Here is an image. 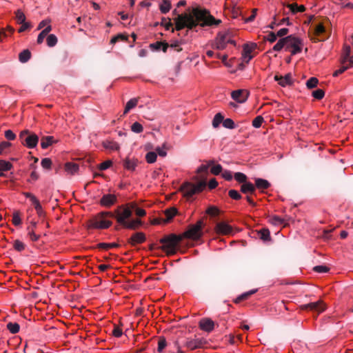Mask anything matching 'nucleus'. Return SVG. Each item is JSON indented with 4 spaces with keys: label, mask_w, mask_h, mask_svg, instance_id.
Instances as JSON below:
<instances>
[{
    "label": "nucleus",
    "mask_w": 353,
    "mask_h": 353,
    "mask_svg": "<svg viewBox=\"0 0 353 353\" xmlns=\"http://www.w3.org/2000/svg\"><path fill=\"white\" fill-rule=\"evenodd\" d=\"M31 57V52L29 50H24L19 54V59L21 63L28 62Z\"/></svg>",
    "instance_id": "obj_29"
},
{
    "label": "nucleus",
    "mask_w": 353,
    "mask_h": 353,
    "mask_svg": "<svg viewBox=\"0 0 353 353\" xmlns=\"http://www.w3.org/2000/svg\"><path fill=\"white\" fill-rule=\"evenodd\" d=\"M20 24L21 26L18 30L19 32H23L25 30H26L32 27L30 23H29V22H24V23H20Z\"/></svg>",
    "instance_id": "obj_61"
},
{
    "label": "nucleus",
    "mask_w": 353,
    "mask_h": 353,
    "mask_svg": "<svg viewBox=\"0 0 353 353\" xmlns=\"http://www.w3.org/2000/svg\"><path fill=\"white\" fill-rule=\"evenodd\" d=\"M55 142L54 139L52 136L43 137L41 139V147L43 149H46L52 143Z\"/></svg>",
    "instance_id": "obj_25"
},
{
    "label": "nucleus",
    "mask_w": 353,
    "mask_h": 353,
    "mask_svg": "<svg viewBox=\"0 0 353 353\" xmlns=\"http://www.w3.org/2000/svg\"><path fill=\"white\" fill-rule=\"evenodd\" d=\"M128 37L127 35L123 34H119L117 36L112 38V39L110 40V43L114 44L115 43H117L119 41H128Z\"/></svg>",
    "instance_id": "obj_44"
},
{
    "label": "nucleus",
    "mask_w": 353,
    "mask_h": 353,
    "mask_svg": "<svg viewBox=\"0 0 353 353\" xmlns=\"http://www.w3.org/2000/svg\"><path fill=\"white\" fill-rule=\"evenodd\" d=\"M12 223L15 226H18V225H21V219L20 217V212L19 211H15L13 213Z\"/></svg>",
    "instance_id": "obj_48"
},
{
    "label": "nucleus",
    "mask_w": 353,
    "mask_h": 353,
    "mask_svg": "<svg viewBox=\"0 0 353 353\" xmlns=\"http://www.w3.org/2000/svg\"><path fill=\"white\" fill-rule=\"evenodd\" d=\"M301 308L303 310H310L312 311L321 313L325 310V305L322 301L319 300L316 302H312L303 305L301 306Z\"/></svg>",
    "instance_id": "obj_13"
},
{
    "label": "nucleus",
    "mask_w": 353,
    "mask_h": 353,
    "mask_svg": "<svg viewBox=\"0 0 353 353\" xmlns=\"http://www.w3.org/2000/svg\"><path fill=\"white\" fill-rule=\"evenodd\" d=\"M231 32L226 31L225 32H219L215 39L214 48L217 50H222L226 48L227 43L236 45L235 41L231 39Z\"/></svg>",
    "instance_id": "obj_8"
},
{
    "label": "nucleus",
    "mask_w": 353,
    "mask_h": 353,
    "mask_svg": "<svg viewBox=\"0 0 353 353\" xmlns=\"http://www.w3.org/2000/svg\"><path fill=\"white\" fill-rule=\"evenodd\" d=\"M255 185L256 189H259L262 192L264 190H266L270 187V183L263 179L256 178L255 179Z\"/></svg>",
    "instance_id": "obj_21"
},
{
    "label": "nucleus",
    "mask_w": 353,
    "mask_h": 353,
    "mask_svg": "<svg viewBox=\"0 0 353 353\" xmlns=\"http://www.w3.org/2000/svg\"><path fill=\"white\" fill-rule=\"evenodd\" d=\"M312 96L316 99L321 100L325 96V92L323 90L318 89L312 92Z\"/></svg>",
    "instance_id": "obj_47"
},
{
    "label": "nucleus",
    "mask_w": 353,
    "mask_h": 353,
    "mask_svg": "<svg viewBox=\"0 0 353 353\" xmlns=\"http://www.w3.org/2000/svg\"><path fill=\"white\" fill-rule=\"evenodd\" d=\"M12 168V165L6 161L4 160H0V171H8L11 170Z\"/></svg>",
    "instance_id": "obj_41"
},
{
    "label": "nucleus",
    "mask_w": 353,
    "mask_h": 353,
    "mask_svg": "<svg viewBox=\"0 0 353 353\" xmlns=\"http://www.w3.org/2000/svg\"><path fill=\"white\" fill-rule=\"evenodd\" d=\"M79 165L76 163L68 162L65 164V171L70 174L77 173L79 170Z\"/></svg>",
    "instance_id": "obj_24"
},
{
    "label": "nucleus",
    "mask_w": 353,
    "mask_h": 353,
    "mask_svg": "<svg viewBox=\"0 0 353 353\" xmlns=\"http://www.w3.org/2000/svg\"><path fill=\"white\" fill-rule=\"evenodd\" d=\"M222 176L224 178L226 181H231L232 179V173L230 170H224L222 172Z\"/></svg>",
    "instance_id": "obj_63"
},
{
    "label": "nucleus",
    "mask_w": 353,
    "mask_h": 353,
    "mask_svg": "<svg viewBox=\"0 0 353 353\" xmlns=\"http://www.w3.org/2000/svg\"><path fill=\"white\" fill-rule=\"evenodd\" d=\"M57 37L54 34H50L47 37V45L49 47H54L57 43Z\"/></svg>",
    "instance_id": "obj_43"
},
{
    "label": "nucleus",
    "mask_w": 353,
    "mask_h": 353,
    "mask_svg": "<svg viewBox=\"0 0 353 353\" xmlns=\"http://www.w3.org/2000/svg\"><path fill=\"white\" fill-rule=\"evenodd\" d=\"M289 218H281L279 216H273L270 218V221L272 224L274 225H283V227H286L288 225L287 221Z\"/></svg>",
    "instance_id": "obj_22"
},
{
    "label": "nucleus",
    "mask_w": 353,
    "mask_h": 353,
    "mask_svg": "<svg viewBox=\"0 0 353 353\" xmlns=\"http://www.w3.org/2000/svg\"><path fill=\"white\" fill-rule=\"evenodd\" d=\"M177 210L174 208L167 209L165 211V215L166 216V219L164 220V222L170 221L176 214Z\"/></svg>",
    "instance_id": "obj_32"
},
{
    "label": "nucleus",
    "mask_w": 353,
    "mask_h": 353,
    "mask_svg": "<svg viewBox=\"0 0 353 353\" xmlns=\"http://www.w3.org/2000/svg\"><path fill=\"white\" fill-rule=\"evenodd\" d=\"M41 166L45 169H50L52 165V161L49 158H44L41 162Z\"/></svg>",
    "instance_id": "obj_58"
},
{
    "label": "nucleus",
    "mask_w": 353,
    "mask_h": 353,
    "mask_svg": "<svg viewBox=\"0 0 353 353\" xmlns=\"http://www.w3.org/2000/svg\"><path fill=\"white\" fill-rule=\"evenodd\" d=\"M14 14H15L16 20L19 24L26 22V15L21 10L19 9V10H16Z\"/></svg>",
    "instance_id": "obj_34"
},
{
    "label": "nucleus",
    "mask_w": 353,
    "mask_h": 353,
    "mask_svg": "<svg viewBox=\"0 0 353 353\" xmlns=\"http://www.w3.org/2000/svg\"><path fill=\"white\" fill-rule=\"evenodd\" d=\"M119 247V244L116 243H100L97 245V248L103 250H108L110 248H117Z\"/></svg>",
    "instance_id": "obj_37"
},
{
    "label": "nucleus",
    "mask_w": 353,
    "mask_h": 353,
    "mask_svg": "<svg viewBox=\"0 0 353 353\" xmlns=\"http://www.w3.org/2000/svg\"><path fill=\"white\" fill-rule=\"evenodd\" d=\"M175 28L172 27V32L174 30H181L185 28L188 30H192L197 26L201 27L218 26L221 23V20L216 19L210 12L206 9H201L200 8H194L192 10V14L184 13L178 14L174 19Z\"/></svg>",
    "instance_id": "obj_1"
},
{
    "label": "nucleus",
    "mask_w": 353,
    "mask_h": 353,
    "mask_svg": "<svg viewBox=\"0 0 353 353\" xmlns=\"http://www.w3.org/2000/svg\"><path fill=\"white\" fill-rule=\"evenodd\" d=\"M303 46V40L296 36L291 34L286 37V46L285 50H288L290 48L292 55H295L302 51Z\"/></svg>",
    "instance_id": "obj_7"
},
{
    "label": "nucleus",
    "mask_w": 353,
    "mask_h": 353,
    "mask_svg": "<svg viewBox=\"0 0 353 353\" xmlns=\"http://www.w3.org/2000/svg\"><path fill=\"white\" fill-rule=\"evenodd\" d=\"M132 212L128 207L119 205L115 210L114 219L123 228L129 230H137L142 225V221L139 219H134L130 220L132 216Z\"/></svg>",
    "instance_id": "obj_2"
},
{
    "label": "nucleus",
    "mask_w": 353,
    "mask_h": 353,
    "mask_svg": "<svg viewBox=\"0 0 353 353\" xmlns=\"http://www.w3.org/2000/svg\"><path fill=\"white\" fill-rule=\"evenodd\" d=\"M234 179L239 183H245L247 181L248 177L247 176L242 172H236L234 174Z\"/></svg>",
    "instance_id": "obj_46"
},
{
    "label": "nucleus",
    "mask_w": 353,
    "mask_h": 353,
    "mask_svg": "<svg viewBox=\"0 0 353 353\" xmlns=\"http://www.w3.org/2000/svg\"><path fill=\"white\" fill-rule=\"evenodd\" d=\"M131 130L134 132L140 133L143 131V128L141 124L138 122H135L132 125Z\"/></svg>",
    "instance_id": "obj_55"
},
{
    "label": "nucleus",
    "mask_w": 353,
    "mask_h": 353,
    "mask_svg": "<svg viewBox=\"0 0 353 353\" xmlns=\"http://www.w3.org/2000/svg\"><path fill=\"white\" fill-rule=\"evenodd\" d=\"M205 343V341L203 339H188L185 343V346L188 349L193 350L196 348L201 347Z\"/></svg>",
    "instance_id": "obj_17"
},
{
    "label": "nucleus",
    "mask_w": 353,
    "mask_h": 353,
    "mask_svg": "<svg viewBox=\"0 0 353 353\" xmlns=\"http://www.w3.org/2000/svg\"><path fill=\"white\" fill-rule=\"evenodd\" d=\"M145 235L143 232H136L128 240V243L131 245L134 246L137 244H140L145 241Z\"/></svg>",
    "instance_id": "obj_18"
},
{
    "label": "nucleus",
    "mask_w": 353,
    "mask_h": 353,
    "mask_svg": "<svg viewBox=\"0 0 353 353\" xmlns=\"http://www.w3.org/2000/svg\"><path fill=\"white\" fill-rule=\"evenodd\" d=\"M223 168L222 166L220 164H217L215 165H213L211 168L210 172L212 174L214 175H219L222 172Z\"/></svg>",
    "instance_id": "obj_56"
},
{
    "label": "nucleus",
    "mask_w": 353,
    "mask_h": 353,
    "mask_svg": "<svg viewBox=\"0 0 353 353\" xmlns=\"http://www.w3.org/2000/svg\"><path fill=\"white\" fill-rule=\"evenodd\" d=\"M286 46V37L280 39L278 42L274 46L272 50L274 51H280L283 47Z\"/></svg>",
    "instance_id": "obj_36"
},
{
    "label": "nucleus",
    "mask_w": 353,
    "mask_h": 353,
    "mask_svg": "<svg viewBox=\"0 0 353 353\" xmlns=\"http://www.w3.org/2000/svg\"><path fill=\"white\" fill-rule=\"evenodd\" d=\"M182 240V235L175 234L166 235L159 241L163 244L161 249L165 251L168 255H174L176 254L178 246Z\"/></svg>",
    "instance_id": "obj_3"
},
{
    "label": "nucleus",
    "mask_w": 353,
    "mask_h": 353,
    "mask_svg": "<svg viewBox=\"0 0 353 353\" xmlns=\"http://www.w3.org/2000/svg\"><path fill=\"white\" fill-rule=\"evenodd\" d=\"M258 234L259 237L263 241H268L270 239V231L268 229H261L259 231Z\"/></svg>",
    "instance_id": "obj_38"
},
{
    "label": "nucleus",
    "mask_w": 353,
    "mask_h": 353,
    "mask_svg": "<svg viewBox=\"0 0 353 353\" xmlns=\"http://www.w3.org/2000/svg\"><path fill=\"white\" fill-rule=\"evenodd\" d=\"M256 292V290H252L249 292H245V293L242 294L241 295H240L239 296H238L236 298L235 302L239 303L240 301H241L243 300H245V299H248V297H250L252 294H254Z\"/></svg>",
    "instance_id": "obj_39"
},
{
    "label": "nucleus",
    "mask_w": 353,
    "mask_h": 353,
    "mask_svg": "<svg viewBox=\"0 0 353 353\" xmlns=\"http://www.w3.org/2000/svg\"><path fill=\"white\" fill-rule=\"evenodd\" d=\"M214 325V322L210 318L201 319L199 323V328L207 332H212Z\"/></svg>",
    "instance_id": "obj_15"
},
{
    "label": "nucleus",
    "mask_w": 353,
    "mask_h": 353,
    "mask_svg": "<svg viewBox=\"0 0 353 353\" xmlns=\"http://www.w3.org/2000/svg\"><path fill=\"white\" fill-rule=\"evenodd\" d=\"M168 22L165 23V21L167 20V19L165 17H162L161 26H164L166 30H170V28L172 27L173 24L172 23L171 19L170 18H168Z\"/></svg>",
    "instance_id": "obj_59"
},
{
    "label": "nucleus",
    "mask_w": 353,
    "mask_h": 353,
    "mask_svg": "<svg viewBox=\"0 0 353 353\" xmlns=\"http://www.w3.org/2000/svg\"><path fill=\"white\" fill-rule=\"evenodd\" d=\"M167 342L164 337H160L158 342L157 350L159 352H161L166 347Z\"/></svg>",
    "instance_id": "obj_53"
},
{
    "label": "nucleus",
    "mask_w": 353,
    "mask_h": 353,
    "mask_svg": "<svg viewBox=\"0 0 353 353\" xmlns=\"http://www.w3.org/2000/svg\"><path fill=\"white\" fill-rule=\"evenodd\" d=\"M347 61H345V60H343L342 61V65L340 67L339 69L336 70L334 74H333V76L334 77H337L339 76V74H342L343 72H344L346 70H347L349 68H351L352 66H350V64L348 63H346Z\"/></svg>",
    "instance_id": "obj_31"
},
{
    "label": "nucleus",
    "mask_w": 353,
    "mask_h": 353,
    "mask_svg": "<svg viewBox=\"0 0 353 353\" xmlns=\"http://www.w3.org/2000/svg\"><path fill=\"white\" fill-rule=\"evenodd\" d=\"M319 80L316 77H311L306 81V86L308 89H312L317 86Z\"/></svg>",
    "instance_id": "obj_40"
},
{
    "label": "nucleus",
    "mask_w": 353,
    "mask_h": 353,
    "mask_svg": "<svg viewBox=\"0 0 353 353\" xmlns=\"http://www.w3.org/2000/svg\"><path fill=\"white\" fill-rule=\"evenodd\" d=\"M223 120L224 117L221 113L216 114L212 121V126L215 128L219 127L220 123L223 122Z\"/></svg>",
    "instance_id": "obj_33"
},
{
    "label": "nucleus",
    "mask_w": 353,
    "mask_h": 353,
    "mask_svg": "<svg viewBox=\"0 0 353 353\" xmlns=\"http://www.w3.org/2000/svg\"><path fill=\"white\" fill-rule=\"evenodd\" d=\"M203 221L202 219L198 221L196 224L190 225L189 229L182 234L183 239L187 238L192 240L199 239L203 235Z\"/></svg>",
    "instance_id": "obj_6"
},
{
    "label": "nucleus",
    "mask_w": 353,
    "mask_h": 353,
    "mask_svg": "<svg viewBox=\"0 0 353 353\" xmlns=\"http://www.w3.org/2000/svg\"><path fill=\"white\" fill-rule=\"evenodd\" d=\"M249 94L247 90L240 89L232 91L231 97L237 103H242L247 101Z\"/></svg>",
    "instance_id": "obj_12"
},
{
    "label": "nucleus",
    "mask_w": 353,
    "mask_h": 353,
    "mask_svg": "<svg viewBox=\"0 0 353 353\" xmlns=\"http://www.w3.org/2000/svg\"><path fill=\"white\" fill-rule=\"evenodd\" d=\"M206 185L207 183L205 179L199 181L196 184L185 182L181 185V191L183 193L185 197L189 199L195 194L201 192L206 187Z\"/></svg>",
    "instance_id": "obj_4"
},
{
    "label": "nucleus",
    "mask_w": 353,
    "mask_h": 353,
    "mask_svg": "<svg viewBox=\"0 0 353 353\" xmlns=\"http://www.w3.org/2000/svg\"><path fill=\"white\" fill-rule=\"evenodd\" d=\"M313 270L318 273H325L330 270V268L325 265H316L313 268Z\"/></svg>",
    "instance_id": "obj_54"
},
{
    "label": "nucleus",
    "mask_w": 353,
    "mask_h": 353,
    "mask_svg": "<svg viewBox=\"0 0 353 353\" xmlns=\"http://www.w3.org/2000/svg\"><path fill=\"white\" fill-rule=\"evenodd\" d=\"M241 192L243 194H246V200L250 205L252 206L256 205V203L254 201L251 195L255 194L256 187L251 182L246 181L241 185Z\"/></svg>",
    "instance_id": "obj_9"
},
{
    "label": "nucleus",
    "mask_w": 353,
    "mask_h": 353,
    "mask_svg": "<svg viewBox=\"0 0 353 353\" xmlns=\"http://www.w3.org/2000/svg\"><path fill=\"white\" fill-rule=\"evenodd\" d=\"M157 154L155 152H149L145 155L146 161L148 163H153L156 161Z\"/></svg>",
    "instance_id": "obj_42"
},
{
    "label": "nucleus",
    "mask_w": 353,
    "mask_h": 353,
    "mask_svg": "<svg viewBox=\"0 0 353 353\" xmlns=\"http://www.w3.org/2000/svg\"><path fill=\"white\" fill-rule=\"evenodd\" d=\"M117 201V198L116 195L112 194H103L100 200V204L102 206L110 208L114 204H115Z\"/></svg>",
    "instance_id": "obj_14"
},
{
    "label": "nucleus",
    "mask_w": 353,
    "mask_h": 353,
    "mask_svg": "<svg viewBox=\"0 0 353 353\" xmlns=\"http://www.w3.org/2000/svg\"><path fill=\"white\" fill-rule=\"evenodd\" d=\"M274 80L277 81L278 83L283 87L292 84V76L291 74L290 73L287 74L284 77L275 75Z\"/></svg>",
    "instance_id": "obj_19"
},
{
    "label": "nucleus",
    "mask_w": 353,
    "mask_h": 353,
    "mask_svg": "<svg viewBox=\"0 0 353 353\" xmlns=\"http://www.w3.org/2000/svg\"><path fill=\"white\" fill-rule=\"evenodd\" d=\"M112 224V222L111 221L105 220V218L101 219V217H99V214H98L97 216L89 221L88 228L94 229H106L110 227Z\"/></svg>",
    "instance_id": "obj_10"
},
{
    "label": "nucleus",
    "mask_w": 353,
    "mask_h": 353,
    "mask_svg": "<svg viewBox=\"0 0 353 353\" xmlns=\"http://www.w3.org/2000/svg\"><path fill=\"white\" fill-rule=\"evenodd\" d=\"M13 246L18 252H21L25 249V244L19 240H15L13 243Z\"/></svg>",
    "instance_id": "obj_52"
},
{
    "label": "nucleus",
    "mask_w": 353,
    "mask_h": 353,
    "mask_svg": "<svg viewBox=\"0 0 353 353\" xmlns=\"http://www.w3.org/2000/svg\"><path fill=\"white\" fill-rule=\"evenodd\" d=\"M137 103H138L137 98L131 99L129 101L127 102L125 107L123 114H127L131 109H132L137 105Z\"/></svg>",
    "instance_id": "obj_30"
},
{
    "label": "nucleus",
    "mask_w": 353,
    "mask_h": 353,
    "mask_svg": "<svg viewBox=\"0 0 353 353\" xmlns=\"http://www.w3.org/2000/svg\"><path fill=\"white\" fill-rule=\"evenodd\" d=\"M102 145L105 149L111 150H118L119 149V145L112 140H105L103 141Z\"/></svg>",
    "instance_id": "obj_26"
},
{
    "label": "nucleus",
    "mask_w": 353,
    "mask_h": 353,
    "mask_svg": "<svg viewBox=\"0 0 353 353\" xmlns=\"http://www.w3.org/2000/svg\"><path fill=\"white\" fill-rule=\"evenodd\" d=\"M229 196L234 200H240L242 198L239 192L236 190H230L228 192Z\"/></svg>",
    "instance_id": "obj_49"
},
{
    "label": "nucleus",
    "mask_w": 353,
    "mask_h": 353,
    "mask_svg": "<svg viewBox=\"0 0 353 353\" xmlns=\"http://www.w3.org/2000/svg\"><path fill=\"white\" fill-rule=\"evenodd\" d=\"M137 159L127 157L123 161V165L125 169L129 171H134L137 165Z\"/></svg>",
    "instance_id": "obj_20"
},
{
    "label": "nucleus",
    "mask_w": 353,
    "mask_h": 353,
    "mask_svg": "<svg viewBox=\"0 0 353 353\" xmlns=\"http://www.w3.org/2000/svg\"><path fill=\"white\" fill-rule=\"evenodd\" d=\"M206 213L211 216H216L219 214L220 210L215 206H210L206 210Z\"/></svg>",
    "instance_id": "obj_45"
},
{
    "label": "nucleus",
    "mask_w": 353,
    "mask_h": 353,
    "mask_svg": "<svg viewBox=\"0 0 353 353\" xmlns=\"http://www.w3.org/2000/svg\"><path fill=\"white\" fill-rule=\"evenodd\" d=\"M171 9V2L169 0H163L159 3V10L161 13L166 14Z\"/></svg>",
    "instance_id": "obj_27"
},
{
    "label": "nucleus",
    "mask_w": 353,
    "mask_h": 353,
    "mask_svg": "<svg viewBox=\"0 0 353 353\" xmlns=\"http://www.w3.org/2000/svg\"><path fill=\"white\" fill-rule=\"evenodd\" d=\"M5 137L8 140H14L16 138L15 134L10 130H8L5 132Z\"/></svg>",
    "instance_id": "obj_64"
},
{
    "label": "nucleus",
    "mask_w": 353,
    "mask_h": 353,
    "mask_svg": "<svg viewBox=\"0 0 353 353\" xmlns=\"http://www.w3.org/2000/svg\"><path fill=\"white\" fill-rule=\"evenodd\" d=\"M20 326L17 323L10 322L7 324V329L12 333L16 334L19 332Z\"/></svg>",
    "instance_id": "obj_35"
},
{
    "label": "nucleus",
    "mask_w": 353,
    "mask_h": 353,
    "mask_svg": "<svg viewBox=\"0 0 353 353\" xmlns=\"http://www.w3.org/2000/svg\"><path fill=\"white\" fill-rule=\"evenodd\" d=\"M214 231L218 234L230 235L233 233V228L225 221H221L216 224Z\"/></svg>",
    "instance_id": "obj_11"
},
{
    "label": "nucleus",
    "mask_w": 353,
    "mask_h": 353,
    "mask_svg": "<svg viewBox=\"0 0 353 353\" xmlns=\"http://www.w3.org/2000/svg\"><path fill=\"white\" fill-rule=\"evenodd\" d=\"M263 121V117L258 116L252 121V125L256 128H259L261 126Z\"/></svg>",
    "instance_id": "obj_57"
},
{
    "label": "nucleus",
    "mask_w": 353,
    "mask_h": 353,
    "mask_svg": "<svg viewBox=\"0 0 353 353\" xmlns=\"http://www.w3.org/2000/svg\"><path fill=\"white\" fill-rule=\"evenodd\" d=\"M223 125L225 128H228V129H234L236 128L234 122L231 119H224L223 122Z\"/></svg>",
    "instance_id": "obj_51"
},
{
    "label": "nucleus",
    "mask_w": 353,
    "mask_h": 353,
    "mask_svg": "<svg viewBox=\"0 0 353 353\" xmlns=\"http://www.w3.org/2000/svg\"><path fill=\"white\" fill-rule=\"evenodd\" d=\"M325 32V28L324 26L322 23H319L315 27L314 34L315 37H318L324 33Z\"/></svg>",
    "instance_id": "obj_50"
},
{
    "label": "nucleus",
    "mask_w": 353,
    "mask_h": 353,
    "mask_svg": "<svg viewBox=\"0 0 353 353\" xmlns=\"http://www.w3.org/2000/svg\"><path fill=\"white\" fill-rule=\"evenodd\" d=\"M257 47V45L254 43H245L243 45V57L245 58H248L246 63H249L250 61L253 58V56L251 55V53L253 50H254Z\"/></svg>",
    "instance_id": "obj_16"
},
{
    "label": "nucleus",
    "mask_w": 353,
    "mask_h": 353,
    "mask_svg": "<svg viewBox=\"0 0 353 353\" xmlns=\"http://www.w3.org/2000/svg\"><path fill=\"white\" fill-rule=\"evenodd\" d=\"M286 6L290 10V11L293 14H295L299 12H303L305 10V7L304 6H298L296 3L288 4Z\"/></svg>",
    "instance_id": "obj_28"
},
{
    "label": "nucleus",
    "mask_w": 353,
    "mask_h": 353,
    "mask_svg": "<svg viewBox=\"0 0 353 353\" xmlns=\"http://www.w3.org/2000/svg\"><path fill=\"white\" fill-rule=\"evenodd\" d=\"M36 227L37 223L34 221H31L30 225L27 228L30 238L32 241H37L39 239V235H37L34 233V229Z\"/></svg>",
    "instance_id": "obj_23"
},
{
    "label": "nucleus",
    "mask_w": 353,
    "mask_h": 353,
    "mask_svg": "<svg viewBox=\"0 0 353 353\" xmlns=\"http://www.w3.org/2000/svg\"><path fill=\"white\" fill-rule=\"evenodd\" d=\"M19 139L22 145L28 148H34L39 142V137L29 130L21 131L19 135Z\"/></svg>",
    "instance_id": "obj_5"
},
{
    "label": "nucleus",
    "mask_w": 353,
    "mask_h": 353,
    "mask_svg": "<svg viewBox=\"0 0 353 353\" xmlns=\"http://www.w3.org/2000/svg\"><path fill=\"white\" fill-rule=\"evenodd\" d=\"M112 165V161L108 160V161H105L101 163H100L99 165H98V168L100 170H105L108 168H109Z\"/></svg>",
    "instance_id": "obj_60"
},
{
    "label": "nucleus",
    "mask_w": 353,
    "mask_h": 353,
    "mask_svg": "<svg viewBox=\"0 0 353 353\" xmlns=\"http://www.w3.org/2000/svg\"><path fill=\"white\" fill-rule=\"evenodd\" d=\"M162 44H163L162 41H157L155 43H152L150 44V48L152 50H159L160 48H161Z\"/></svg>",
    "instance_id": "obj_62"
}]
</instances>
